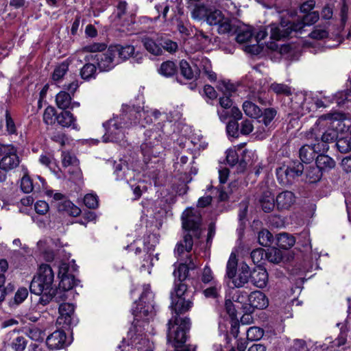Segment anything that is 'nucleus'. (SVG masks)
I'll list each match as a JSON object with an SVG mask.
<instances>
[{
    "instance_id": "obj_1",
    "label": "nucleus",
    "mask_w": 351,
    "mask_h": 351,
    "mask_svg": "<svg viewBox=\"0 0 351 351\" xmlns=\"http://www.w3.org/2000/svg\"><path fill=\"white\" fill-rule=\"evenodd\" d=\"M195 263L189 260L188 263H181L173 271V287L170 292L171 307L176 312H188L193 305V293L186 283L190 269L196 268Z\"/></svg>"
},
{
    "instance_id": "obj_2",
    "label": "nucleus",
    "mask_w": 351,
    "mask_h": 351,
    "mask_svg": "<svg viewBox=\"0 0 351 351\" xmlns=\"http://www.w3.org/2000/svg\"><path fill=\"white\" fill-rule=\"evenodd\" d=\"M319 19V14L317 11L304 14L296 22L282 19L279 24H271L267 27L269 29L270 38L280 40L291 36L293 33L302 34L305 26L313 25Z\"/></svg>"
},
{
    "instance_id": "obj_3",
    "label": "nucleus",
    "mask_w": 351,
    "mask_h": 351,
    "mask_svg": "<svg viewBox=\"0 0 351 351\" xmlns=\"http://www.w3.org/2000/svg\"><path fill=\"white\" fill-rule=\"evenodd\" d=\"M173 317L168 322L167 341L173 343L174 351H195V348L191 350L190 345H185L187 339L186 333L189 331L191 322L189 317H180V315L186 312H176L171 308Z\"/></svg>"
},
{
    "instance_id": "obj_4",
    "label": "nucleus",
    "mask_w": 351,
    "mask_h": 351,
    "mask_svg": "<svg viewBox=\"0 0 351 351\" xmlns=\"http://www.w3.org/2000/svg\"><path fill=\"white\" fill-rule=\"evenodd\" d=\"M54 273L49 265H40L38 273L32 280L29 291L32 293L39 295L37 304L46 306L51 302V293L54 288Z\"/></svg>"
},
{
    "instance_id": "obj_5",
    "label": "nucleus",
    "mask_w": 351,
    "mask_h": 351,
    "mask_svg": "<svg viewBox=\"0 0 351 351\" xmlns=\"http://www.w3.org/2000/svg\"><path fill=\"white\" fill-rule=\"evenodd\" d=\"M238 260L236 254L232 253L229 257L226 265V277L230 281L231 288L243 287L250 280V267L245 263H243L237 269Z\"/></svg>"
},
{
    "instance_id": "obj_6",
    "label": "nucleus",
    "mask_w": 351,
    "mask_h": 351,
    "mask_svg": "<svg viewBox=\"0 0 351 351\" xmlns=\"http://www.w3.org/2000/svg\"><path fill=\"white\" fill-rule=\"evenodd\" d=\"M304 171V165L299 160H291L276 168V175L278 182L282 186L292 184L293 181L300 177Z\"/></svg>"
},
{
    "instance_id": "obj_7",
    "label": "nucleus",
    "mask_w": 351,
    "mask_h": 351,
    "mask_svg": "<svg viewBox=\"0 0 351 351\" xmlns=\"http://www.w3.org/2000/svg\"><path fill=\"white\" fill-rule=\"evenodd\" d=\"M340 123L339 121H334L332 122V127L326 130L315 125L306 133V138L314 139L317 145H326L328 151L329 149L328 144L337 141L339 136L337 128L340 125Z\"/></svg>"
},
{
    "instance_id": "obj_8",
    "label": "nucleus",
    "mask_w": 351,
    "mask_h": 351,
    "mask_svg": "<svg viewBox=\"0 0 351 351\" xmlns=\"http://www.w3.org/2000/svg\"><path fill=\"white\" fill-rule=\"evenodd\" d=\"M182 225L183 229L198 239L202 234V215L195 208H186L182 214Z\"/></svg>"
},
{
    "instance_id": "obj_9",
    "label": "nucleus",
    "mask_w": 351,
    "mask_h": 351,
    "mask_svg": "<svg viewBox=\"0 0 351 351\" xmlns=\"http://www.w3.org/2000/svg\"><path fill=\"white\" fill-rule=\"evenodd\" d=\"M162 131L157 127L147 130L145 132V139L141 145V152L144 156L156 157L160 154L159 147L161 141Z\"/></svg>"
},
{
    "instance_id": "obj_10",
    "label": "nucleus",
    "mask_w": 351,
    "mask_h": 351,
    "mask_svg": "<svg viewBox=\"0 0 351 351\" xmlns=\"http://www.w3.org/2000/svg\"><path fill=\"white\" fill-rule=\"evenodd\" d=\"M58 277L60 278L58 287L60 289L68 291L77 285L78 280L75 278L73 271L77 270V266L71 268L69 263L62 262L60 264Z\"/></svg>"
},
{
    "instance_id": "obj_11",
    "label": "nucleus",
    "mask_w": 351,
    "mask_h": 351,
    "mask_svg": "<svg viewBox=\"0 0 351 351\" xmlns=\"http://www.w3.org/2000/svg\"><path fill=\"white\" fill-rule=\"evenodd\" d=\"M231 95L220 97L219 102L222 110H218L217 114L222 121H225L228 118L241 119L242 112L237 106H233V101L230 99Z\"/></svg>"
},
{
    "instance_id": "obj_12",
    "label": "nucleus",
    "mask_w": 351,
    "mask_h": 351,
    "mask_svg": "<svg viewBox=\"0 0 351 351\" xmlns=\"http://www.w3.org/2000/svg\"><path fill=\"white\" fill-rule=\"evenodd\" d=\"M114 51L110 45L104 53L94 56L100 71H108L119 63Z\"/></svg>"
},
{
    "instance_id": "obj_13",
    "label": "nucleus",
    "mask_w": 351,
    "mask_h": 351,
    "mask_svg": "<svg viewBox=\"0 0 351 351\" xmlns=\"http://www.w3.org/2000/svg\"><path fill=\"white\" fill-rule=\"evenodd\" d=\"M327 152V147L324 145H317L316 143H311V145H304L299 150V157L302 163L309 164L312 162L315 158L316 159V154L319 153H324Z\"/></svg>"
},
{
    "instance_id": "obj_14",
    "label": "nucleus",
    "mask_w": 351,
    "mask_h": 351,
    "mask_svg": "<svg viewBox=\"0 0 351 351\" xmlns=\"http://www.w3.org/2000/svg\"><path fill=\"white\" fill-rule=\"evenodd\" d=\"M268 304L267 296L260 291H255L249 295L248 304L244 306V311L247 313H253L255 308H265Z\"/></svg>"
},
{
    "instance_id": "obj_15",
    "label": "nucleus",
    "mask_w": 351,
    "mask_h": 351,
    "mask_svg": "<svg viewBox=\"0 0 351 351\" xmlns=\"http://www.w3.org/2000/svg\"><path fill=\"white\" fill-rule=\"evenodd\" d=\"M103 125L106 129V133L103 136L104 142H117L123 136L121 126L117 120L110 119Z\"/></svg>"
},
{
    "instance_id": "obj_16",
    "label": "nucleus",
    "mask_w": 351,
    "mask_h": 351,
    "mask_svg": "<svg viewBox=\"0 0 351 351\" xmlns=\"http://www.w3.org/2000/svg\"><path fill=\"white\" fill-rule=\"evenodd\" d=\"M58 311L60 316L58 318V322L60 324H62L64 327H70L75 324L73 320L75 311L73 304L70 303H61L59 305Z\"/></svg>"
},
{
    "instance_id": "obj_17",
    "label": "nucleus",
    "mask_w": 351,
    "mask_h": 351,
    "mask_svg": "<svg viewBox=\"0 0 351 351\" xmlns=\"http://www.w3.org/2000/svg\"><path fill=\"white\" fill-rule=\"evenodd\" d=\"M250 280L258 288L263 289L268 282V274L267 270L261 265L255 267L252 271L250 270Z\"/></svg>"
},
{
    "instance_id": "obj_18",
    "label": "nucleus",
    "mask_w": 351,
    "mask_h": 351,
    "mask_svg": "<svg viewBox=\"0 0 351 351\" xmlns=\"http://www.w3.org/2000/svg\"><path fill=\"white\" fill-rule=\"evenodd\" d=\"M295 197L293 192L285 191L280 193L276 198V206L278 210H289L295 203Z\"/></svg>"
},
{
    "instance_id": "obj_19",
    "label": "nucleus",
    "mask_w": 351,
    "mask_h": 351,
    "mask_svg": "<svg viewBox=\"0 0 351 351\" xmlns=\"http://www.w3.org/2000/svg\"><path fill=\"white\" fill-rule=\"evenodd\" d=\"M66 333L63 330H56L46 339V345L50 350L62 348L66 342Z\"/></svg>"
},
{
    "instance_id": "obj_20",
    "label": "nucleus",
    "mask_w": 351,
    "mask_h": 351,
    "mask_svg": "<svg viewBox=\"0 0 351 351\" xmlns=\"http://www.w3.org/2000/svg\"><path fill=\"white\" fill-rule=\"evenodd\" d=\"M153 302L148 301L146 304L135 302L136 306L132 308L135 319L138 320L141 318L148 319L147 317L152 313V309L154 308Z\"/></svg>"
},
{
    "instance_id": "obj_21",
    "label": "nucleus",
    "mask_w": 351,
    "mask_h": 351,
    "mask_svg": "<svg viewBox=\"0 0 351 351\" xmlns=\"http://www.w3.org/2000/svg\"><path fill=\"white\" fill-rule=\"evenodd\" d=\"M58 123L64 128H72L77 129L76 119L74 115L68 110H63L60 113L56 116Z\"/></svg>"
},
{
    "instance_id": "obj_22",
    "label": "nucleus",
    "mask_w": 351,
    "mask_h": 351,
    "mask_svg": "<svg viewBox=\"0 0 351 351\" xmlns=\"http://www.w3.org/2000/svg\"><path fill=\"white\" fill-rule=\"evenodd\" d=\"M111 49L115 51L114 53L117 56L118 61L121 62L130 58L134 53V47L130 45H111Z\"/></svg>"
},
{
    "instance_id": "obj_23",
    "label": "nucleus",
    "mask_w": 351,
    "mask_h": 351,
    "mask_svg": "<svg viewBox=\"0 0 351 351\" xmlns=\"http://www.w3.org/2000/svg\"><path fill=\"white\" fill-rule=\"evenodd\" d=\"M288 105L289 106L291 112L299 114L304 108L306 96L302 93L291 94L288 98Z\"/></svg>"
},
{
    "instance_id": "obj_24",
    "label": "nucleus",
    "mask_w": 351,
    "mask_h": 351,
    "mask_svg": "<svg viewBox=\"0 0 351 351\" xmlns=\"http://www.w3.org/2000/svg\"><path fill=\"white\" fill-rule=\"evenodd\" d=\"M19 162L16 152H14L12 154L2 157L0 160V169L7 172L17 167Z\"/></svg>"
},
{
    "instance_id": "obj_25",
    "label": "nucleus",
    "mask_w": 351,
    "mask_h": 351,
    "mask_svg": "<svg viewBox=\"0 0 351 351\" xmlns=\"http://www.w3.org/2000/svg\"><path fill=\"white\" fill-rule=\"evenodd\" d=\"M180 74L188 80L197 79L199 75V69H196L193 70L189 63L185 60H182L179 64Z\"/></svg>"
},
{
    "instance_id": "obj_26",
    "label": "nucleus",
    "mask_w": 351,
    "mask_h": 351,
    "mask_svg": "<svg viewBox=\"0 0 351 351\" xmlns=\"http://www.w3.org/2000/svg\"><path fill=\"white\" fill-rule=\"evenodd\" d=\"M141 42L147 51L154 56H160L162 53V47L159 45L158 36L156 40L145 36L142 38Z\"/></svg>"
},
{
    "instance_id": "obj_27",
    "label": "nucleus",
    "mask_w": 351,
    "mask_h": 351,
    "mask_svg": "<svg viewBox=\"0 0 351 351\" xmlns=\"http://www.w3.org/2000/svg\"><path fill=\"white\" fill-rule=\"evenodd\" d=\"M315 164L322 172L328 171L335 168L336 165L333 158L324 154H319L317 156Z\"/></svg>"
},
{
    "instance_id": "obj_28",
    "label": "nucleus",
    "mask_w": 351,
    "mask_h": 351,
    "mask_svg": "<svg viewBox=\"0 0 351 351\" xmlns=\"http://www.w3.org/2000/svg\"><path fill=\"white\" fill-rule=\"evenodd\" d=\"M237 32V27L233 23V20L223 16V19L220 21V23L217 25V32L219 34H234Z\"/></svg>"
},
{
    "instance_id": "obj_29",
    "label": "nucleus",
    "mask_w": 351,
    "mask_h": 351,
    "mask_svg": "<svg viewBox=\"0 0 351 351\" xmlns=\"http://www.w3.org/2000/svg\"><path fill=\"white\" fill-rule=\"evenodd\" d=\"M295 243V237L289 233L282 232L276 236V245L281 249H290Z\"/></svg>"
},
{
    "instance_id": "obj_30",
    "label": "nucleus",
    "mask_w": 351,
    "mask_h": 351,
    "mask_svg": "<svg viewBox=\"0 0 351 351\" xmlns=\"http://www.w3.org/2000/svg\"><path fill=\"white\" fill-rule=\"evenodd\" d=\"M243 110L245 114L251 118H261L262 114V110L251 99L246 100L243 102Z\"/></svg>"
},
{
    "instance_id": "obj_31",
    "label": "nucleus",
    "mask_w": 351,
    "mask_h": 351,
    "mask_svg": "<svg viewBox=\"0 0 351 351\" xmlns=\"http://www.w3.org/2000/svg\"><path fill=\"white\" fill-rule=\"evenodd\" d=\"M259 204L265 213H270L274 208L276 199L270 192H265L261 196Z\"/></svg>"
},
{
    "instance_id": "obj_32",
    "label": "nucleus",
    "mask_w": 351,
    "mask_h": 351,
    "mask_svg": "<svg viewBox=\"0 0 351 351\" xmlns=\"http://www.w3.org/2000/svg\"><path fill=\"white\" fill-rule=\"evenodd\" d=\"M305 175L308 182L316 183L321 180L323 176V172L315 164V165H310L306 167Z\"/></svg>"
},
{
    "instance_id": "obj_33",
    "label": "nucleus",
    "mask_w": 351,
    "mask_h": 351,
    "mask_svg": "<svg viewBox=\"0 0 351 351\" xmlns=\"http://www.w3.org/2000/svg\"><path fill=\"white\" fill-rule=\"evenodd\" d=\"M177 71L178 67L176 64L170 60L163 62L158 69V73L166 77L173 76L177 73Z\"/></svg>"
},
{
    "instance_id": "obj_34",
    "label": "nucleus",
    "mask_w": 351,
    "mask_h": 351,
    "mask_svg": "<svg viewBox=\"0 0 351 351\" xmlns=\"http://www.w3.org/2000/svg\"><path fill=\"white\" fill-rule=\"evenodd\" d=\"M193 245V236L190 233L184 235L183 243H178L175 249V253L181 255L184 250L189 252L192 250Z\"/></svg>"
},
{
    "instance_id": "obj_35",
    "label": "nucleus",
    "mask_w": 351,
    "mask_h": 351,
    "mask_svg": "<svg viewBox=\"0 0 351 351\" xmlns=\"http://www.w3.org/2000/svg\"><path fill=\"white\" fill-rule=\"evenodd\" d=\"M81 77L86 81L95 79L97 75V67L93 63L87 62L80 69Z\"/></svg>"
},
{
    "instance_id": "obj_36",
    "label": "nucleus",
    "mask_w": 351,
    "mask_h": 351,
    "mask_svg": "<svg viewBox=\"0 0 351 351\" xmlns=\"http://www.w3.org/2000/svg\"><path fill=\"white\" fill-rule=\"evenodd\" d=\"M72 96L66 91H60L57 94L56 102L57 106L62 110H66L71 104Z\"/></svg>"
},
{
    "instance_id": "obj_37",
    "label": "nucleus",
    "mask_w": 351,
    "mask_h": 351,
    "mask_svg": "<svg viewBox=\"0 0 351 351\" xmlns=\"http://www.w3.org/2000/svg\"><path fill=\"white\" fill-rule=\"evenodd\" d=\"M258 241L261 245L263 247H269L272 244L274 237L272 234L268 230L263 229L258 234Z\"/></svg>"
},
{
    "instance_id": "obj_38",
    "label": "nucleus",
    "mask_w": 351,
    "mask_h": 351,
    "mask_svg": "<svg viewBox=\"0 0 351 351\" xmlns=\"http://www.w3.org/2000/svg\"><path fill=\"white\" fill-rule=\"evenodd\" d=\"M69 63L66 61H64L56 66L52 74V80L56 82L62 80L69 71Z\"/></svg>"
},
{
    "instance_id": "obj_39",
    "label": "nucleus",
    "mask_w": 351,
    "mask_h": 351,
    "mask_svg": "<svg viewBox=\"0 0 351 351\" xmlns=\"http://www.w3.org/2000/svg\"><path fill=\"white\" fill-rule=\"evenodd\" d=\"M6 132L10 136L18 135L17 126L8 109L5 111Z\"/></svg>"
},
{
    "instance_id": "obj_40",
    "label": "nucleus",
    "mask_w": 351,
    "mask_h": 351,
    "mask_svg": "<svg viewBox=\"0 0 351 351\" xmlns=\"http://www.w3.org/2000/svg\"><path fill=\"white\" fill-rule=\"evenodd\" d=\"M276 114L277 111L275 108H265L263 111H262V114L261 116L262 119L260 121V122H262L266 127H268L271 125Z\"/></svg>"
},
{
    "instance_id": "obj_41",
    "label": "nucleus",
    "mask_w": 351,
    "mask_h": 351,
    "mask_svg": "<svg viewBox=\"0 0 351 351\" xmlns=\"http://www.w3.org/2000/svg\"><path fill=\"white\" fill-rule=\"evenodd\" d=\"M113 168L114 173L116 175L117 180H128L125 173L126 171H130V169L126 165L123 164L121 160L119 162L114 161Z\"/></svg>"
},
{
    "instance_id": "obj_42",
    "label": "nucleus",
    "mask_w": 351,
    "mask_h": 351,
    "mask_svg": "<svg viewBox=\"0 0 351 351\" xmlns=\"http://www.w3.org/2000/svg\"><path fill=\"white\" fill-rule=\"evenodd\" d=\"M158 42L162 51L165 50L169 53H173L176 52L178 49V44L168 38L162 36H158Z\"/></svg>"
},
{
    "instance_id": "obj_43",
    "label": "nucleus",
    "mask_w": 351,
    "mask_h": 351,
    "mask_svg": "<svg viewBox=\"0 0 351 351\" xmlns=\"http://www.w3.org/2000/svg\"><path fill=\"white\" fill-rule=\"evenodd\" d=\"M339 152L347 153L351 151V139L347 135L343 137L337 138L335 144Z\"/></svg>"
},
{
    "instance_id": "obj_44",
    "label": "nucleus",
    "mask_w": 351,
    "mask_h": 351,
    "mask_svg": "<svg viewBox=\"0 0 351 351\" xmlns=\"http://www.w3.org/2000/svg\"><path fill=\"white\" fill-rule=\"evenodd\" d=\"M265 257L270 263L278 264L282 260V254L279 249L272 247L267 250Z\"/></svg>"
},
{
    "instance_id": "obj_45",
    "label": "nucleus",
    "mask_w": 351,
    "mask_h": 351,
    "mask_svg": "<svg viewBox=\"0 0 351 351\" xmlns=\"http://www.w3.org/2000/svg\"><path fill=\"white\" fill-rule=\"evenodd\" d=\"M270 90L276 95H284L288 97L291 95V88L285 84L274 82L270 85Z\"/></svg>"
},
{
    "instance_id": "obj_46",
    "label": "nucleus",
    "mask_w": 351,
    "mask_h": 351,
    "mask_svg": "<svg viewBox=\"0 0 351 351\" xmlns=\"http://www.w3.org/2000/svg\"><path fill=\"white\" fill-rule=\"evenodd\" d=\"M223 14L219 10H215L214 11L208 12L206 21L210 25H215L220 23V21L223 19Z\"/></svg>"
},
{
    "instance_id": "obj_47",
    "label": "nucleus",
    "mask_w": 351,
    "mask_h": 351,
    "mask_svg": "<svg viewBox=\"0 0 351 351\" xmlns=\"http://www.w3.org/2000/svg\"><path fill=\"white\" fill-rule=\"evenodd\" d=\"M264 335V330L257 326H252L248 328L246 332L247 339L249 341L260 340Z\"/></svg>"
},
{
    "instance_id": "obj_48",
    "label": "nucleus",
    "mask_w": 351,
    "mask_h": 351,
    "mask_svg": "<svg viewBox=\"0 0 351 351\" xmlns=\"http://www.w3.org/2000/svg\"><path fill=\"white\" fill-rule=\"evenodd\" d=\"M248 98L254 101H258L263 106H267L270 104L267 95L263 91L251 92L248 95Z\"/></svg>"
},
{
    "instance_id": "obj_49",
    "label": "nucleus",
    "mask_w": 351,
    "mask_h": 351,
    "mask_svg": "<svg viewBox=\"0 0 351 351\" xmlns=\"http://www.w3.org/2000/svg\"><path fill=\"white\" fill-rule=\"evenodd\" d=\"M239 119H233L229 121L226 125V132L228 136L238 138L240 134L239 125L237 122Z\"/></svg>"
},
{
    "instance_id": "obj_50",
    "label": "nucleus",
    "mask_w": 351,
    "mask_h": 351,
    "mask_svg": "<svg viewBox=\"0 0 351 351\" xmlns=\"http://www.w3.org/2000/svg\"><path fill=\"white\" fill-rule=\"evenodd\" d=\"M66 291L60 289L58 288H53L51 293V301H54L58 304L65 303L64 302L67 299Z\"/></svg>"
},
{
    "instance_id": "obj_51",
    "label": "nucleus",
    "mask_w": 351,
    "mask_h": 351,
    "mask_svg": "<svg viewBox=\"0 0 351 351\" xmlns=\"http://www.w3.org/2000/svg\"><path fill=\"white\" fill-rule=\"evenodd\" d=\"M129 15L128 4L124 0H119L116 5V18L122 19Z\"/></svg>"
},
{
    "instance_id": "obj_52",
    "label": "nucleus",
    "mask_w": 351,
    "mask_h": 351,
    "mask_svg": "<svg viewBox=\"0 0 351 351\" xmlns=\"http://www.w3.org/2000/svg\"><path fill=\"white\" fill-rule=\"evenodd\" d=\"M193 29L189 22L178 20L177 29L182 35L190 36L193 32Z\"/></svg>"
},
{
    "instance_id": "obj_53",
    "label": "nucleus",
    "mask_w": 351,
    "mask_h": 351,
    "mask_svg": "<svg viewBox=\"0 0 351 351\" xmlns=\"http://www.w3.org/2000/svg\"><path fill=\"white\" fill-rule=\"evenodd\" d=\"M56 109L52 106H48L45 108L43 113V121L47 125H53L56 116Z\"/></svg>"
},
{
    "instance_id": "obj_54",
    "label": "nucleus",
    "mask_w": 351,
    "mask_h": 351,
    "mask_svg": "<svg viewBox=\"0 0 351 351\" xmlns=\"http://www.w3.org/2000/svg\"><path fill=\"white\" fill-rule=\"evenodd\" d=\"M248 297L249 295L246 291L239 290L235 292L232 296V299L235 302L241 304L242 308L244 309V306L248 304Z\"/></svg>"
},
{
    "instance_id": "obj_55",
    "label": "nucleus",
    "mask_w": 351,
    "mask_h": 351,
    "mask_svg": "<svg viewBox=\"0 0 351 351\" xmlns=\"http://www.w3.org/2000/svg\"><path fill=\"white\" fill-rule=\"evenodd\" d=\"M27 341L23 336H18L12 342V347L15 351H23L27 346Z\"/></svg>"
},
{
    "instance_id": "obj_56",
    "label": "nucleus",
    "mask_w": 351,
    "mask_h": 351,
    "mask_svg": "<svg viewBox=\"0 0 351 351\" xmlns=\"http://www.w3.org/2000/svg\"><path fill=\"white\" fill-rule=\"evenodd\" d=\"M84 205L90 209H95L98 207V197L93 194H86L84 197Z\"/></svg>"
},
{
    "instance_id": "obj_57",
    "label": "nucleus",
    "mask_w": 351,
    "mask_h": 351,
    "mask_svg": "<svg viewBox=\"0 0 351 351\" xmlns=\"http://www.w3.org/2000/svg\"><path fill=\"white\" fill-rule=\"evenodd\" d=\"M266 252L263 248H257L251 252L250 256L253 263L257 265H261V261L265 257Z\"/></svg>"
},
{
    "instance_id": "obj_58",
    "label": "nucleus",
    "mask_w": 351,
    "mask_h": 351,
    "mask_svg": "<svg viewBox=\"0 0 351 351\" xmlns=\"http://www.w3.org/2000/svg\"><path fill=\"white\" fill-rule=\"evenodd\" d=\"M253 36V33L250 29L241 30L236 36V40L239 43H244L250 40Z\"/></svg>"
},
{
    "instance_id": "obj_59",
    "label": "nucleus",
    "mask_w": 351,
    "mask_h": 351,
    "mask_svg": "<svg viewBox=\"0 0 351 351\" xmlns=\"http://www.w3.org/2000/svg\"><path fill=\"white\" fill-rule=\"evenodd\" d=\"M153 293L149 285L143 286V291L141 293L139 301L137 303L146 304L148 301H153Z\"/></svg>"
},
{
    "instance_id": "obj_60",
    "label": "nucleus",
    "mask_w": 351,
    "mask_h": 351,
    "mask_svg": "<svg viewBox=\"0 0 351 351\" xmlns=\"http://www.w3.org/2000/svg\"><path fill=\"white\" fill-rule=\"evenodd\" d=\"M208 10L205 6H196L191 12V16L196 20H202L206 17Z\"/></svg>"
},
{
    "instance_id": "obj_61",
    "label": "nucleus",
    "mask_w": 351,
    "mask_h": 351,
    "mask_svg": "<svg viewBox=\"0 0 351 351\" xmlns=\"http://www.w3.org/2000/svg\"><path fill=\"white\" fill-rule=\"evenodd\" d=\"M21 190L25 193H29L33 190V184L31 178L29 176L25 175L21 181Z\"/></svg>"
},
{
    "instance_id": "obj_62",
    "label": "nucleus",
    "mask_w": 351,
    "mask_h": 351,
    "mask_svg": "<svg viewBox=\"0 0 351 351\" xmlns=\"http://www.w3.org/2000/svg\"><path fill=\"white\" fill-rule=\"evenodd\" d=\"M218 88L224 92L225 95L228 94L230 95H232V93L237 90V88L233 84L226 81H222L219 84Z\"/></svg>"
},
{
    "instance_id": "obj_63",
    "label": "nucleus",
    "mask_w": 351,
    "mask_h": 351,
    "mask_svg": "<svg viewBox=\"0 0 351 351\" xmlns=\"http://www.w3.org/2000/svg\"><path fill=\"white\" fill-rule=\"evenodd\" d=\"M69 173L71 174L70 180L75 183H80L82 180V173L80 168L77 166L73 167L69 169Z\"/></svg>"
},
{
    "instance_id": "obj_64",
    "label": "nucleus",
    "mask_w": 351,
    "mask_h": 351,
    "mask_svg": "<svg viewBox=\"0 0 351 351\" xmlns=\"http://www.w3.org/2000/svg\"><path fill=\"white\" fill-rule=\"evenodd\" d=\"M289 351H308L306 341L303 339H295Z\"/></svg>"
}]
</instances>
